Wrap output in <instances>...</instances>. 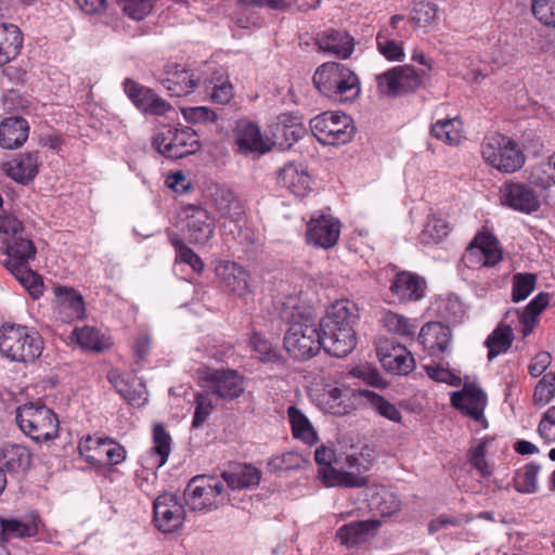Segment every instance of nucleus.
Returning <instances> with one entry per match:
<instances>
[{"label": "nucleus", "instance_id": "1", "mask_svg": "<svg viewBox=\"0 0 555 555\" xmlns=\"http://www.w3.org/2000/svg\"><path fill=\"white\" fill-rule=\"evenodd\" d=\"M280 315L289 325L284 336V348L292 357L307 360L323 348L319 321L310 309L298 307L295 299H288Z\"/></svg>", "mask_w": 555, "mask_h": 555}, {"label": "nucleus", "instance_id": "2", "mask_svg": "<svg viewBox=\"0 0 555 555\" xmlns=\"http://www.w3.org/2000/svg\"><path fill=\"white\" fill-rule=\"evenodd\" d=\"M357 320L358 309L354 302L346 299L334 302L319 322L324 350L337 358L349 354L357 345L353 328Z\"/></svg>", "mask_w": 555, "mask_h": 555}, {"label": "nucleus", "instance_id": "3", "mask_svg": "<svg viewBox=\"0 0 555 555\" xmlns=\"http://www.w3.org/2000/svg\"><path fill=\"white\" fill-rule=\"evenodd\" d=\"M315 88L328 99L348 103L357 100L361 93L360 79L344 64L326 62L318 67L313 75Z\"/></svg>", "mask_w": 555, "mask_h": 555}, {"label": "nucleus", "instance_id": "4", "mask_svg": "<svg viewBox=\"0 0 555 555\" xmlns=\"http://www.w3.org/2000/svg\"><path fill=\"white\" fill-rule=\"evenodd\" d=\"M2 245L7 255L3 266L34 299H38L43 293V282L42 278L28 264V261L36 256V247L33 242L25 236H18L14 240L3 238Z\"/></svg>", "mask_w": 555, "mask_h": 555}, {"label": "nucleus", "instance_id": "5", "mask_svg": "<svg viewBox=\"0 0 555 555\" xmlns=\"http://www.w3.org/2000/svg\"><path fill=\"white\" fill-rule=\"evenodd\" d=\"M43 343L36 332L24 325L5 323L0 326V353L12 362L29 363L42 352Z\"/></svg>", "mask_w": 555, "mask_h": 555}, {"label": "nucleus", "instance_id": "6", "mask_svg": "<svg viewBox=\"0 0 555 555\" xmlns=\"http://www.w3.org/2000/svg\"><path fill=\"white\" fill-rule=\"evenodd\" d=\"M16 423L21 430L35 441H49L59 434L55 413L39 402H28L16 409Z\"/></svg>", "mask_w": 555, "mask_h": 555}, {"label": "nucleus", "instance_id": "7", "mask_svg": "<svg viewBox=\"0 0 555 555\" xmlns=\"http://www.w3.org/2000/svg\"><path fill=\"white\" fill-rule=\"evenodd\" d=\"M185 505L193 512L207 513L219 508L229 501L222 479L198 475L184 489Z\"/></svg>", "mask_w": 555, "mask_h": 555}, {"label": "nucleus", "instance_id": "8", "mask_svg": "<svg viewBox=\"0 0 555 555\" xmlns=\"http://www.w3.org/2000/svg\"><path fill=\"white\" fill-rule=\"evenodd\" d=\"M152 146L167 158L178 159L194 154L201 149L197 133L191 127L173 128L170 125L157 127Z\"/></svg>", "mask_w": 555, "mask_h": 555}, {"label": "nucleus", "instance_id": "9", "mask_svg": "<svg viewBox=\"0 0 555 555\" xmlns=\"http://www.w3.org/2000/svg\"><path fill=\"white\" fill-rule=\"evenodd\" d=\"M310 129L324 145L348 143L354 133L351 117L341 112H324L310 119Z\"/></svg>", "mask_w": 555, "mask_h": 555}, {"label": "nucleus", "instance_id": "10", "mask_svg": "<svg viewBox=\"0 0 555 555\" xmlns=\"http://www.w3.org/2000/svg\"><path fill=\"white\" fill-rule=\"evenodd\" d=\"M481 154L487 164L502 172H514L525 162L517 144L509 138L494 133L485 138Z\"/></svg>", "mask_w": 555, "mask_h": 555}, {"label": "nucleus", "instance_id": "11", "mask_svg": "<svg viewBox=\"0 0 555 555\" xmlns=\"http://www.w3.org/2000/svg\"><path fill=\"white\" fill-rule=\"evenodd\" d=\"M204 387L223 400H234L245 391V377L235 370H210L203 377Z\"/></svg>", "mask_w": 555, "mask_h": 555}, {"label": "nucleus", "instance_id": "12", "mask_svg": "<svg viewBox=\"0 0 555 555\" xmlns=\"http://www.w3.org/2000/svg\"><path fill=\"white\" fill-rule=\"evenodd\" d=\"M153 514L155 527L162 532L170 533L181 527L185 509L175 494L164 493L154 500Z\"/></svg>", "mask_w": 555, "mask_h": 555}, {"label": "nucleus", "instance_id": "13", "mask_svg": "<svg viewBox=\"0 0 555 555\" xmlns=\"http://www.w3.org/2000/svg\"><path fill=\"white\" fill-rule=\"evenodd\" d=\"M340 228V221L331 215L314 216L307 224V243L318 248L330 249L337 244Z\"/></svg>", "mask_w": 555, "mask_h": 555}, {"label": "nucleus", "instance_id": "14", "mask_svg": "<svg viewBox=\"0 0 555 555\" xmlns=\"http://www.w3.org/2000/svg\"><path fill=\"white\" fill-rule=\"evenodd\" d=\"M215 271L222 287L228 292L244 299L251 294L250 274L240 263L221 260L217 263Z\"/></svg>", "mask_w": 555, "mask_h": 555}, {"label": "nucleus", "instance_id": "15", "mask_svg": "<svg viewBox=\"0 0 555 555\" xmlns=\"http://www.w3.org/2000/svg\"><path fill=\"white\" fill-rule=\"evenodd\" d=\"M500 193L501 203L514 210L530 214L540 207L535 191L524 183H504Z\"/></svg>", "mask_w": 555, "mask_h": 555}, {"label": "nucleus", "instance_id": "16", "mask_svg": "<svg viewBox=\"0 0 555 555\" xmlns=\"http://www.w3.org/2000/svg\"><path fill=\"white\" fill-rule=\"evenodd\" d=\"M465 258L470 264L492 267L502 260V250L493 235L480 233L467 247Z\"/></svg>", "mask_w": 555, "mask_h": 555}, {"label": "nucleus", "instance_id": "17", "mask_svg": "<svg viewBox=\"0 0 555 555\" xmlns=\"http://www.w3.org/2000/svg\"><path fill=\"white\" fill-rule=\"evenodd\" d=\"M276 182L298 197H305L311 191V177L302 163H286L279 169Z\"/></svg>", "mask_w": 555, "mask_h": 555}, {"label": "nucleus", "instance_id": "18", "mask_svg": "<svg viewBox=\"0 0 555 555\" xmlns=\"http://www.w3.org/2000/svg\"><path fill=\"white\" fill-rule=\"evenodd\" d=\"M235 142L242 154H264L271 149L270 140L262 135L260 128L249 120H238L235 127Z\"/></svg>", "mask_w": 555, "mask_h": 555}, {"label": "nucleus", "instance_id": "19", "mask_svg": "<svg viewBox=\"0 0 555 555\" xmlns=\"http://www.w3.org/2000/svg\"><path fill=\"white\" fill-rule=\"evenodd\" d=\"M185 214L189 242L194 245L208 243L215 233V222L209 212L201 207H190Z\"/></svg>", "mask_w": 555, "mask_h": 555}, {"label": "nucleus", "instance_id": "20", "mask_svg": "<svg viewBox=\"0 0 555 555\" xmlns=\"http://www.w3.org/2000/svg\"><path fill=\"white\" fill-rule=\"evenodd\" d=\"M451 403L473 420L481 421L487 405V396L481 388L465 385L461 391L452 393Z\"/></svg>", "mask_w": 555, "mask_h": 555}, {"label": "nucleus", "instance_id": "21", "mask_svg": "<svg viewBox=\"0 0 555 555\" xmlns=\"http://www.w3.org/2000/svg\"><path fill=\"white\" fill-rule=\"evenodd\" d=\"M315 42L321 51L343 60L348 59L354 50L353 38L347 31L339 29H327L318 34Z\"/></svg>", "mask_w": 555, "mask_h": 555}, {"label": "nucleus", "instance_id": "22", "mask_svg": "<svg viewBox=\"0 0 555 555\" xmlns=\"http://www.w3.org/2000/svg\"><path fill=\"white\" fill-rule=\"evenodd\" d=\"M426 283L415 273L402 271L396 274L390 292L400 301H416L424 297Z\"/></svg>", "mask_w": 555, "mask_h": 555}, {"label": "nucleus", "instance_id": "23", "mask_svg": "<svg viewBox=\"0 0 555 555\" xmlns=\"http://www.w3.org/2000/svg\"><path fill=\"white\" fill-rule=\"evenodd\" d=\"M418 341L429 353H441L451 341V331L440 322H428L421 328Z\"/></svg>", "mask_w": 555, "mask_h": 555}, {"label": "nucleus", "instance_id": "24", "mask_svg": "<svg viewBox=\"0 0 555 555\" xmlns=\"http://www.w3.org/2000/svg\"><path fill=\"white\" fill-rule=\"evenodd\" d=\"M548 302V294L539 293L521 312L518 310L508 311L505 319L516 317L520 326V333L524 337H527L533 332L540 313L547 307Z\"/></svg>", "mask_w": 555, "mask_h": 555}, {"label": "nucleus", "instance_id": "25", "mask_svg": "<svg viewBox=\"0 0 555 555\" xmlns=\"http://www.w3.org/2000/svg\"><path fill=\"white\" fill-rule=\"evenodd\" d=\"M163 83L172 95L182 96L189 94L197 85L194 73L186 70L180 64L166 66V77Z\"/></svg>", "mask_w": 555, "mask_h": 555}, {"label": "nucleus", "instance_id": "26", "mask_svg": "<svg viewBox=\"0 0 555 555\" xmlns=\"http://www.w3.org/2000/svg\"><path fill=\"white\" fill-rule=\"evenodd\" d=\"M221 478L227 483L225 488L231 490L249 489L259 485L261 472L250 464H240L232 470L223 472Z\"/></svg>", "mask_w": 555, "mask_h": 555}, {"label": "nucleus", "instance_id": "27", "mask_svg": "<svg viewBox=\"0 0 555 555\" xmlns=\"http://www.w3.org/2000/svg\"><path fill=\"white\" fill-rule=\"evenodd\" d=\"M378 354L383 366L393 374L406 375L415 367L413 356L401 345L392 346L388 352H384L380 348Z\"/></svg>", "mask_w": 555, "mask_h": 555}, {"label": "nucleus", "instance_id": "28", "mask_svg": "<svg viewBox=\"0 0 555 555\" xmlns=\"http://www.w3.org/2000/svg\"><path fill=\"white\" fill-rule=\"evenodd\" d=\"M31 453L21 444H5L0 449V467L12 474L25 472L30 467Z\"/></svg>", "mask_w": 555, "mask_h": 555}, {"label": "nucleus", "instance_id": "29", "mask_svg": "<svg viewBox=\"0 0 555 555\" xmlns=\"http://www.w3.org/2000/svg\"><path fill=\"white\" fill-rule=\"evenodd\" d=\"M29 127L23 118H7L0 124V145L13 150L23 145L28 138Z\"/></svg>", "mask_w": 555, "mask_h": 555}, {"label": "nucleus", "instance_id": "30", "mask_svg": "<svg viewBox=\"0 0 555 555\" xmlns=\"http://www.w3.org/2000/svg\"><path fill=\"white\" fill-rule=\"evenodd\" d=\"M23 46L20 28L13 24H0V66L14 60Z\"/></svg>", "mask_w": 555, "mask_h": 555}, {"label": "nucleus", "instance_id": "31", "mask_svg": "<svg viewBox=\"0 0 555 555\" xmlns=\"http://www.w3.org/2000/svg\"><path fill=\"white\" fill-rule=\"evenodd\" d=\"M39 519L29 516L24 519H0L1 540L8 542L13 538H29L38 533Z\"/></svg>", "mask_w": 555, "mask_h": 555}, {"label": "nucleus", "instance_id": "32", "mask_svg": "<svg viewBox=\"0 0 555 555\" xmlns=\"http://www.w3.org/2000/svg\"><path fill=\"white\" fill-rule=\"evenodd\" d=\"M3 170L13 180L21 183H28L31 181L38 171L37 154L28 153L17 159L3 164Z\"/></svg>", "mask_w": 555, "mask_h": 555}, {"label": "nucleus", "instance_id": "33", "mask_svg": "<svg viewBox=\"0 0 555 555\" xmlns=\"http://www.w3.org/2000/svg\"><path fill=\"white\" fill-rule=\"evenodd\" d=\"M378 522L376 521H353L340 527L336 533V539L343 545L347 547L356 546L360 543L365 542L372 531L377 527Z\"/></svg>", "mask_w": 555, "mask_h": 555}, {"label": "nucleus", "instance_id": "34", "mask_svg": "<svg viewBox=\"0 0 555 555\" xmlns=\"http://www.w3.org/2000/svg\"><path fill=\"white\" fill-rule=\"evenodd\" d=\"M214 204L221 218L238 221L243 216V206L236 195L229 189H217Z\"/></svg>", "mask_w": 555, "mask_h": 555}, {"label": "nucleus", "instance_id": "35", "mask_svg": "<svg viewBox=\"0 0 555 555\" xmlns=\"http://www.w3.org/2000/svg\"><path fill=\"white\" fill-rule=\"evenodd\" d=\"M430 133L451 146L459 145L464 139L463 122L457 117L439 119L433 124Z\"/></svg>", "mask_w": 555, "mask_h": 555}, {"label": "nucleus", "instance_id": "36", "mask_svg": "<svg viewBox=\"0 0 555 555\" xmlns=\"http://www.w3.org/2000/svg\"><path fill=\"white\" fill-rule=\"evenodd\" d=\"M399 96L417 90L425 76L424 70H416L411 65H399L391 68Z\"/></svg>", "mask_w": 555, "mask_h": 555}, {"label": "nucleus", "instance_id": "37", "mask_svg": "<svg viewBox=\"0 0 555 555\" xmlns=\"http://www.w3.org/2000/svg\"><path fill=\"white\" fill-rule=\"evenodd\" d=\"M306 133V129L302 126L298 117L292 114H282L278 118L275 124L274 135L284 141L287 146H292L293 143L301 139Z\"/></svg>", "mask_w": 555, "mask_h": 555}, {"label": "nucleus", "instance_id": "38", "mask_svg": "<svg viewBox=\"0 0 555 555\" xmlns=\"http://www.w3.org/2000/svg\"><path fill=\"white\" fill-rule=\"evenodd\" d=\"M351 390L348 388L332 387L322 395V404L326 412L334 415H345L350 412Z\"/></svg>", "mask_w": 555, "mask_h": 555}, {"label": "nucleus", "instance_id": "39", "mask_svg": "<svg viewBox=\"0 0 555 555\" xmlns=\"http://www.w3.org/2000/svg\"><path fill=\"white\" fill-rule=\"evenodd\" d=\"M287 416L292 426L293 436L307 444H314L318 435L307 416L296 406H289Z\"/></svg>", "mask_w": 555, "mask_h": 555}, {"label": "nucleus", "instance_id": "40", "mask_svg": "<svg viewBox=\"0 0 555 555\" xmlns=\"http://www.w3.org/2000/svg\"><path fill=\"white\" fill-rule=\"evenodd\" d=\"M514 340V333L509 325H499L486 339L488 359L493 360L501 353L506 352Z\"/></svg>", "mask_w": 555, "mask_h": 555}, {"label": "nucleus", "instance_id": "41", "mask_svg": "<svg viewBox=\"0 0 555 555\" xmlns=\"http://www.w3.org/2000/svg\"><path fill=\"white\" fill-rule=\"evenodd\" d=\"M410 21L420 28L430 29L438 24V7L434 2L415 1Z\"/></svg>", "mask_w": 555, "mask_h": 555}, {"label": "nucleus", "instance_id": "42", "mask_svg": "<svg viewBox=\"0 0 555 555\" xmlns=\"http://www.w3.org/2000/svg\"><path fill=\"white\" fill-rule=\"evenodd\" d=\"M73 335L82 348L92 351L100 352L112 345L109 338L105 337L96 328L91 326L75 328Z\"/></svg>", "mask_w": 555, "mask_h": 555}, {"label": "nucleus", "instance_id": "43", "mask_svg": "<svg viewBox=\"0 0 555 555\" xmlns=\"http://www.w3.org/2000/svg\"><path fill=\"white\" fill-rule=\"evenodd\" d=\"M541 466L534 463L525 465L518 469L513 478V485L519 493H534L538 491V475Z\"/></svg>", "mask_w": 555, "mask_h": 555}, {"label": "nucleus", "instance_id": "44", "mask_svg": "<svg viewBox=\"0 0 555 555\" xmlns=\"http://www.w3.org/2000/svg\"><path fill=\"white\" fill-rule=\"evenodd\" d=\"M107 438L87 437L79 443L80 454L94 465H104Z\"/></svg>", "mask_w": 555, "mask_h": 555}, {"label": "nucleus", "instance_id": "45", "mask_svg": "<svg viewBox=\"0 0 555 555\" xmlns=\"http://www.w3.org/2000/svg\"><path fill=\"white\" fill-rule=\"evenodd\" d=\"M57 302L61 309H68L70 318L80 319L85 314V305L81 295L67 287L55 289Z\"/></svg>", "mask_w": 555, "mask_h": 555}, {"label": "nucleus", "instance_id": "46", "mask_svg": "<svg viewBox=\"0 0 555 555\" xmlns=\"http://www.w3.org/2000/svg\"><path fill=\"white\" fill-rule=\"evenodd\" d=\"M376 47L378 52L390 62H401L404 60L403 43L390 38V35L380 30L376 36Z\"/></svg>", "mask_w": 555, "mask_h": 555}, {"label": "nucleus", "instance_id": "47", "mask_svg": "<svg viewBox=\"0 0 555 555\" xmlns=\"http://www.w3.org/2000/svg\"><path fill=\"white\" fill-rule=\"evenodd\" d=\"M169 242L176 250V260L189 264L195 272L204 270V262L176 234L169 235Z\"/></svg>", "mask_w": 555, "mask_h": 555}, {"label": "nucleus", "instance_id": "48", "mask_svg": "<svg viewBox=\"0 0 555 555\" xmlns=\"http://www.w3.org/2000/svg\"><path fill=\"white\" fill-rule=\"evenodd\" d=\"M449 231L450 228L446 220L431 217L421 232L420 240L424 245L438 244L449 235Z\"/></svg>", "mask_w": 555, "mask_h": 555}, {"label": "nucleus", "instance_id": "49", "mask_svg": "<svg viewBox=\"0 0 555 555\" xmlns=\"http://www.w3.org/2000/svg\"><path fill=\"white\" fill-rule=\"evenodd\" d=\"M382 322L388 332L399 336H412L416 328L409 319L392 311L384 312Z\"/></svg>", "mask_w": 555, "mask_h": 555}, {"label": "nucleus", "instance_id": "50", "mask_svg": "<svg viewBox=\"0 0 555 555\" xmlns=\"http://www.w3.org/2000/svg\"><path fill=\"white\" fill-rule=\"evenodd\" d=\"M141 111L145 114L163 116L172 111V106L151 89L141 87Z\"/></svg>", "mask_w": 555, "mask_h": 555}, {"label": "nucleus", "instance_id": "51", "mask_svg": "<svg viewBox=\"0 0 555 555\" xmlns=\"http://www.w3.org/2000/svg\"><path fill=\"white\" fill-rule=\"evenodd\" d=\"M153 452L158 456V466L164 465L171 451V437L163 424L153 427Z\"/></svg>", "mask_w": 555, "mask_h": 555}, {"label": "nucleus", "instance_id": "52", "mask_svg": "<svg viewBox=\"0 0 555 555\" xmlns=\"http://www.w3.org/2000/svg\"><path fill=\"white\" fill-rule=\"evenodd\" d=\"M537 276L533 273H516L512 279V300L519 302L534 291Z\"/></svg>", "mask_w": 555, "mask_h": 555}, {"label": "nucleus", "instance_id": "53", "mask_svg": "<svg viewBox=\"0 0 555 555\" xmlns=\"http://www.w3.org/2000/svg\"><path fill=\"white\" fill-rule=\"evenodd\" d=\"M207 90L210 92L211 101L220 105L228 104L233 98L232 85L223 75L214 76Z\"/></svg>", "mask_w": 555, "mask_h": 555}, {"label": "nucleus", "instance_id": "54", "mask_svg": "<svg viewBox=\"0 0 555 555\" xmlns=\"http://www.w3.org/2000/svg\"><path fill=\"white\" fill-rule=\"evenodd\" d=\"M555 396V373H547L539 380L534 388L533 401L535 404L545 405Z\"/></svg>", "mask_w": 555, "mask_h": 555}, {"label": "nucleus", "instance_id": "55", "mask_svg": "<svg viewBox=\"0 0 555 555\" xmlns=\"http://www.w3.org/2000/svg\"><path fill=\"white\" fill-rule=\"evenodd\" d=\"M109 380L117 390V392L130 404L137 400V385L135 379L130 380L129 377L117 373L109 374Z\"/></svg>", "mask_w": 555, "mask_h": 555}, {"label": "nucleus", "instance_id": "56", "mask_svg": "<svg viewBox=\"0 0 555 555\" xmlns=\"http://www.w3.org/2000/svg\"><path fill=\"white\" fill-rule=\"evenodd\" d=\"M531 9L538 21L555 27V0H532Z\"/></svg>", "mask_w": 555, "mask_h": 555}, {"label": "nucleus", "instance_id": "57", "mask_svg": "<svg viewBox=\"0 0 555 555\" xmlns=\"http://www.w3.org/2000/svg\"><path fill=\"white\" fill-rule=\"evenodd\" d=\"M488 439H481L478 444L469 450L468 460L470 465L479 472L482 477L489 476L491 470L486 461V447Z\"/></svg>", "mask_w": 555, "mask_h": 555}, {"label": "nucleus", "instance_id": "58", "mask_svg": "<svg viewBox=\"0 0 555 555\" xmlns=\"http://www.w3.org/2000/svg\"><path fill=\"white\" fill-rule=\"evenodd\" d=\"M304 463L305 460L299 453L289 451L273 457L269 462V466L273 470H289L301 467Z\"/></svg>", "mask_w": 555, "mask_h": 555}, {"label": "nucleus", "instance_id": "59", "mask_svg": "<svg viewBox=\"0 0 555 555\" xmlns=\"http://www.w3.org/2000/svg\"><path fill=\"white\" fill-rule=\"evenodd\" d=\"M249 345L255 352V357L260 361L271 362L276 358L272 345L258 333L251 335Z\"/></svg>", "mask_w": 555, "mask_h": 555}, {"label": "nucleus", "instance_id": "60", "mask_svg": "<svg viewBox=\"0 0 555 555\" xmlns=\"http://www.w3.org/2000/svg\"><path fill=\"white\" fill-rule=\"evenodd\" d=\"M352 376L364 380L366 384L374 387H385L386 383L384 382L382 375L379 374L376 367H373L370 364H360L352 369Z\"/></svg>", "mask_w": 555, "mask_h": 555}, {"label": "nucleus", "instance_id": "61", "mask_svg": "<svg viewBox=\"0 0 555 555\" xmlns=\"http://www.w3.org/2000/svg\"><path fill=\"white\" fill-rule=\"evenodd\" d=\"M183 117L190 122H215L217 114L205 106L182 108Z\"/></svg>", "mask_w": 555, "mask_h": 555}, {"label": "nucleus", "instance_id": "62", "mask_svg": "<svg viewBox=\"0 0 555 555\" xmlns=\"http://www.w3.org/2000/svg\"><path fill=\"white\" fill-rule=\"evenodd\" d=\"M0 232L5 235V238L14 240L24 236V227L16 217L3 215L0 216Z\"/></svg>", "mask_w": 555, "mask_h": 555}, {"label": "nucleus", "instance_id": "63", "mask_svg": "<svg viewBox=\"0 0 555 555\" xmlns=\"http://www.w3.org/2000/svg\"><path fill=\"white\" fill-rule=\"evenodd\" d=\"M375 80L378 93L389 98L399 96V92L396 87V80L391 68L382 74L376 75Z\"/></svg>", "mask_w": 555, "mask_h": 555}, {"label": "nucleus", "instance_id": "64", "mask_svg": "<svg viewBox=\"0 0 555 555\" xmlns=\"http://www.w3.org/2000/svg\"><path fill=\"white\" fill-rule=\"evenodd\" d=\"M372 403L378 414L388 418L389 421L399 423L401 422V413L392 403L386 401L383 397L373 395Z\"/></svg>", "mask_w": 555, "mask_h": 555}]
</instances>
